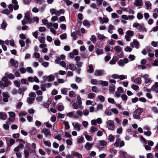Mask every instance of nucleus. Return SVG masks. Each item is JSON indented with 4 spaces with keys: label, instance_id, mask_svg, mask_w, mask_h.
Here are the masks:
<instances>
[{
    "label": "nucleus",
    "instance_id": "obj_1",
    "mask_svg": "<svg viewBox=\"0 0 158 158\" xmlns=\"http://www.w3.org/2000/svg\"><path fill=\"white\" fill-rule=\"evenodd\" d=\"M33 22V18L31 17L30 13L27 12L25 14L24 18L22 21V24L23 25L27 23H31Z\"/></svg>",
    "mask_w": 158,
    "mask_h": 158
},
{
    "label": "nucleus",
    "instance_id": "obj_2",
    "mask_svg": "<svg viewBox=\"0 0 158 158\" xmlns=\"http://www.w3.org/2000/svg\"><path fill=\"white\" fill-rule=\"evenodd\" d=\"M11 84V82L10 81L8 80L6 77H3L2 80L0 81V88L3 89Z\"/></svg>",
    "mask_w": 158,
    "mask_h": 158
},
{
    "label": "nucleus",
    "instance_id": "obj_3",
    "mask_svg": "<svg viewBox=\"0 0 158 158\" xmlns=\"http://www.w3.org/2000/svg\"><path fill=\"white\" fill-rule=\"evenodd\" d=\"M143 111V109L141 108H139L135 110L133 113V118L135 119H139L140 118V115Z\"/></svg>",
    "mask_w": 158,
    "mask_h": 158
},
{
    "label": "nucleus",
    "instance_id": "obj_4",
    "mask_svg": "<svg viewBox=\"0 0 158 158\" xmlns=\"http://www.w3.org/2000/svg\"><path fill=\"white\" fill-rule=\"evenodd\" d=\"M133 26L134 27L137 28L140 32L147 31L146 29L143 24H140L137 22H135L133 24Z\"/></svg>",
    "mask_w": 158,
    "mask_h": 158
},
{
    "label": "nucleus",
    "instance_id": "obj_5",
    "mask_svg": "<svg viewBox=\"0 0 158 158\" xmlns=\"http://www.w3.org/2000/svg\"><path fill=\"white\" fill-rule=\"evenodd\" d=\"M114 50L116 52L115 54L120 58L122 57L123 56L122 50L121 48L119 46H116L114 48Z\"/></svg>",
    "mask_w": 158,
    "mask_h": 158
},
{
    "label": "nucleus",
    "instance_id": "obj_6",
    "mask_svg": "<svg viewBox=\"0 0 158 158\" xmlns=\"http://www.w3.org/2000/svg\"><path fill=\"white\" fill-rule=\"evenodd\" d=\"M107 127L109 130L113 131L114 130L115 126L114 121L111 120H109L106 121Z\"/></svg>",
    "mask_w": 158,
    "mask_h": 158
},
{
    "label": "nucleus",
    "instance_id": "obj_7",
    "mask_svg": "<svg viewBox=\"0 0 158 158\" xmlns=\"http://www.w3.org/2000/svg\"><path fill=\"white\" fill-rule=\"evenodd\" d=\"M125 36L126 40L127 41H129L131 40V37L134 35V32L132 31L128 30L126 32Z\"/></svg>",
    "mask_w": 158,
    "mask_h": 158
},
{
    "label": "nucleus",
    "instance_id": "obj_8",
    "mask_svg": "<svg viewBox=\"0 0 158 158\" xmlns=\"http://www.w3.org/2000/svg\"><path fill=\"white\" fill-rule=\"evenodd\" d=\"M106 74V73L104 70L98 69L96 70L94 73V75L96 77L104 76Z\"/></svg>",
    "mask_w": 158,
    "mask_h": 158
},
{
    "label": "nucleus",
    "instance_id": "obj_9",
    "mask_svg": "<svg viewBox=\"0 0 158 158\" xmlns=\"http://www.w3.org/2000/svg\"><path fill=\"white\" fill-rule=\"evenodd\" d=\"M10 62L12 67L15 69L18 67L19 62L18 61L12 58L10 60Z\"/></svg>",
    "mask_w": 158,
    "mask_h": 158
},
{
    "label": "nucleus",
    "instance_id": "obj_10",
    "mask_svg": "<svg viewBox=\"0 0 158 158\" xmlns=\"http://www.w3.org/2000/svg\"><path fill=\"white\" fill-rule=\"evenodd\" d=\"M72 124L76 130L78 131H80L82 127L80 123L77 122H74L72 123Z\"/></svg>",
    "mask_w": 158,
    "mask_h": 158
},
{
    "label": "nucleus",
    "instance_id": "obj_11",
    "mask_svg": "<svg viewBox=\"0 0 158 158\" xmlns=\"http://www.w3.org/2000/svg\"><path fill=\"white\" fill-rule=\"evenodd\" d=\"M42 132L43 133L46 137H51V132L50 130L48 129L44 128L42 130Z\"/></svg>",
    "mask_w": 158,
    "mask_h": 158
},
{
    "label": "nucleus",
    "instance_id": "obj_12",
    "mask_svg": "<svg viewBox=\"0 0 158 158\" xmlns=\"http://www.w3.org/2000/svg\"><path fill=\"white\" fill-rule=\"evenodd\" d=\"M149 75L148 74H145L141 76L144 80V83L146 84L150 83L151 81L150 78H148Z\"/></svg>",
    "mask_w": 158,
    "mask_h": 158
},
{
    "label": "nucleus",
    "instance_id": "obj_13",
    "mask_svg": "<svg viewBox=\"0 0 158 158\" xmlns=\"http://www.w3.org/2000/svg\"><path fill=\"white\" fill-rule=\"evenodd\" d=\"M28 80L31 82H35L36 83H39L40 82L39 80L38 77L36 76L34 77H29L28 78Z\"/></svg>",
    "mask_w": 158,
    "mask_h": 158
},
{
    "label": "nucleus",
    "instance_id": "obj_14",
    "mask_svg": "<svg viewBox=\"0 0 158 158\" xmlns=\"http://www.w3.org/2000/svg\"><path fill=\"white\" fill-rule=\"evenodd\" d=\"M129 60L127 58H124L123 60H120L118 62L119 65L124 66L125 64H127Z\"/></svg>",
    "mask_w": 158,
    "mask_h": 158
},
{
    "label": "nucleus",
    "instance_id": "obj_15",
    "mask_svg": "<svg viewBox=\"0 0 158 158\" xmlns=\"http://www.w3.org/2000/svg\"><path fill=\"white\" fill-rule=\"evenodd\" d=\"M98 19L100 23L102 24L107 23L109 21V19L107 17H103L102 18L101 17H99Z\"/></svg>",
    "mask_w": 158,
    "mask_h": 158
},
{
    "label": "nucleus",
    "instance_id": "obj_16",
    "mask_svg": "<svg viewBox=\"0 0 158 158\" xmlns=\"http://www.w3.org/2000/svg\"><path fill=\"white\" fill-rule=\"evenodd\" d=\"M130 45L132 47H135L136 48H138L139 46V43L137 41H134L133 42H131Z\"/></svg>",
    "mask_w": 158,
    "mask_h": 158
},
{
    "label": "nucleus",
    "instance_id": "obj_17",
    "mask_svg": "<svg viewBox=\"0 0 158 158\" xmlns=\"http://www.w3.org/2000/svg\"><path fill=\"white\" fill-rule=\"evenodd\" d=\"M72 106L73 108L74 109H77L78 108H80L81 110H82L83 109L84 107L83 106H79L77 103L75 102H73L72 104Z\"/></svg>",
    "mask_w": 158,
    "mask_h": 158
},
{
    "label": "nucleus",
    "instance_id": "obj_18",
    "mask_svg": "<svg viewBox=\"0 0 158 158\" xmlns=\"http://www.w3.org/2000/svg\"><path fill=\"white\" fill-rule=\"evenodd\" d=\"M93 144V143H90L89 142H87L85 145V148L86 150H89L91 149Z\"/></svg>",
    "mask_w": 158,
    "mask_h": 158
},
{
    "label": "nucleus",
    "instance_id": "obj_19",
    "mask_svg": "<svg viewBox=\"0 0 158 158\" xmlns=\"http://www.w3.org/2000/svg\"><path fill=\"white\" fill-rule=\"evenodd\" d=\"M98 85L103 86H107L108 85V82L107 81L99 80L98 81Z\"/></svg>",
    "mask_w": 158,
    "mask_h": 158
},
{
    "label": "nucleus",
    "instance_id": "obj_20",
    "mask_svg": "<svg viewBox=\"0 0 158 158\" xmlns=\"http://www.w3.org/2000/svg\"><path fill=\"white\" fill-rule=\"evenodd\" d=\"M14 151L15 152L16 156L18 158H20L22 157V155L18 148H15L14 149Z\"/></svg>",
    "mask_w": 158,
    "mask_h": 158
},
{
    "label": "nucleus",
    "instance_id": "obj_21",
    "mask_svg": "<svg viewBox=\"0 0 158 158\" xmlns=\"http://www.w3.org/2000/svg\"><path fill=\"white\" fill-rule=\"evenodd\" d=\"M66 116L69 117V118L73 117L74 118H77V116L76 115H74V112L73 111H71L68 113L66 114Z\"/></svg>",
    "mask_w": 158,
    "mask_h": 158
},
{
    "label": "nucleus",
    "instance_id": "obj_22",
    "mask_svg": "<svg viewBox=\"0 0 158 158\" xmlns=\"http://www.w3.org/2000/svg\"><path fill=\"white\" fill-rule=\"evenodd\" d=\"M143 2L142 0H136L135 1L134 5L137 6H140L142 5Z\"/></svg>",
    "mask_w": 158,
    "mask_h": 158
},
{
    "label": "nucleus",
    "instance_id": "obj_23",
    "mask_svg": "<svg viewBox=\"0 0 158 158\" xmlns=\"http://www.w3.org/2000/svg\"><path fill=\"white\" fill-rule=\"evenodd\" d=\"M52 84L51 83H48L44 84L42 85L41 86V89H46V88H49L51 87Z\"/></svg>",
    "mask_w": 158,
    "mask_h": 158
},
{
    "label": "nucleus",
    "instance_id": "obj_24",
    "mask_svg": "<svg viewBox=\"0 0 158 158\" xmlns=\"http://www.w3.org/2000/svg\"><path fill=\"white\" fill-rule=\"evenodd\" d=\"M10 124V123L9 121L6 122V123L3 125V127L5 130H8L9 128V126Z\"/></svg>",
    "mask_w": 158,
    "mask_h": 158
},
{
    "label": "nucleus",
    "instance_id": "obj_25",
    "mask_svg": "<svg viewBox=\"0 0 158 158\" xmlns=\"http://www.w3.org/2000/svg\"><path fill=\"white\" fill-rule=\"evenodd\" d=\"M145 4L147 9L150 10L152 8V5L149 1L145 2Z\"/></svg>",
    "mask_w": 158,
    "mask_h": 158
},
{
    "label": "nucleus",
    "instance_id": "obj_26",
    "mask_svg": "<svg viewBox=\"0 0 158 158\" xmlns=\"http://www.w3.org/2000/svg\"><path fill=\"white\" fill-rule=\"evenodd\" d=\"M94 69L93 65L90 64L89 65V69L87 70V72L88 73L90 74L93 73Z\"/></svg>",
    "mask_w": 158,
    "mask_h": 158
},
{
    "label": "nucleus",
    "instance_id": "obj_27",
    "mask_svg": "<svg viewBox=\"0 0 158 158\" xmlns=\"http://www.w3.org/2000/svg\"><path fill=\"white\" fill-rule=\"evenodd\" d=\"M6 118L7 116L5 113L0 112V119L4 120Z\"/></svg>",
    "mask_w": 158,
    "mask_h": 158
},
{
    "label": "nucleus",
    "instance_id": "obj_28",
    "mask_svg": "<svg viewBox=\"0 0 158 158\" xmlns=\"http://www.w3.org/2000/svg\"><path fill=\"white\" fill-rule=\"evenodd\" d=\"M107 143V142L104 140H101L99 142L98 145L104 148L105 146H106Z\"/></svg>",
    "mask_w": 158,
    "mask_h": 158
},
{
    "label": "nucleus",
    "instance_id": "obj_29",
    "mask_svg": "<svg viewBox=\"0 0 158 158\" xmlns=\"http://www.w3.org/2000/svg\"><path fill=\"white\" fill-rule=\"evenodd\" d=\"M114 27L111 24H110L108 28V31L109 33L112 34L113 33V30L114 29Z\"/></svg>",
    "mask_w": 158,
    "mask_h": 158
},
{
    "label": "nucleus",
    "instance_id": "obj_30",
    "mask_svg": "<svg viewBox=\"0 0 158 158\" xmlns=\"http://www.w3.org/2000/svg\"><path fill=\"white\" fill-rule=\"evenodd\" d=\"M69 69L73 71L75 70L76 67V66L73 64H70L69 65Z\"/></svg>",
    "mask_w": 158,
    "mask_h": 158
},
{
    "label": "nucleus",
    "instance_id": "obj_31",
    "mask_svg": "<svg viewBox=\"0 0 158 158\" xmlns=\"http://www.w3.org/2000/svg\"><path fill=\"white\" fill-rule=\"evenodd\" d=\"M123 93V89H117L115 92V95L116 97H120L121 95V94Z\"/></svg>",
    "mask_w": 158,
    "mask_h": 158
},
{
    "label": "nucleus",
    "instance_id": "obj_32",
    "mask_svg": "<svg viewBox=\"0 0 158 158\" xmlns=\"http://www.w3.org/2000/svg\"><path fill=\"white\" fill-rule=\"evenodd\" d=\"M118 60V58L116 56H114L113 58V59L111 60L110 63L111 64H115L116 61Z\"/></svg>",
    "mask_w": 158,
    "mask_h": 158
},
{
    "label": "nucleus",
    "instance_id": "obj_33",
    "mask_svg": "<svg viewBox=\"0 0 158 158\" xmlns=\"http://www.w3.org/2000/svg\"><path fill=\"white\" fill-rule=\"evenodd\" d=\"M127 153L122 151L120 152V156L121 158H126V156H127Z\"/></svg>",
    "mask_w": 158,
    "mask_h": 158
},
{
    "label": "nucleus",
    "instance_id": "obj_34",
    "mask_svg": "<svg viewBox=\"0 0 158 158\" xmlns=\"http://www.w3.org/2000/svg\"><path fill=\"white\" fill-rule=\"evenodd\" d=\"M134 82L137 84H140L141 83V79L140 77H138L134 80Z\"/></svg>",
    "mask_w": 158,
    "mask_h": 158
},
{
    "label": "nucleus",
    "instance_id": "obj_35",
    "mask_svg": "<svg viewBox=\"0 0 158 158\" xmlns=\"http://www.w3.org/2000/svg\"><path fill=\"white\" fill-rule=\"evenodd\" d=\"M77 103L79 104V106H82V102L81 100V98L80 96H78L77 97Z\"/></svg>",
    "mask_w": 158,
    "mask_h": 158
},
{
    "label": "nucleus",
    "instance_id": "obj_36",
    "mask_svg": "<svg viewBox=\"0 0 158 158\" xmlns=\"http://www.w3.org/2000/svg\"><path fill=\"white\" fill-rule=\"evenodd\" d=\"M38 131L35 127H33L32 129L30 131V133L32 135H35L37 132Z\"/></svg>",
    "mask_w": 158,
    "mask_h": 158
},
{
    "label": "nucleus",
    "instance_id": "obj_37",
    "mask_svg": "<svg viewBox=\"0 0 158 158\" xmlns=\"http://www.w3.org/2000/svg\"><path fill=\"white\" fill-rule=\"evenodd\" d=\"M72 155L73 156H75L78 158H82V155L77 152H74L72 153Z\"/></svg>",
    "mask_w": 158,
    "mask_h": 158
},
{
    "label": "nucleus",
    "instance_id": "obj_38",
    "mask_svg": "<svg viewBox=\"0 0 158 158\" xmlns=\"http://www.w3.org/2000/svg\"><path fill=\"white\" fill-rule=\"evenodd\" d=\"M83 24L86 27H90V24L89 22L86 20H84L83 22Z\"/></svg>",
    "mask_w": 158,
    "mask_h": 158
},
{
    "label": "nucleus",
    "instance_id": "obj_39",
    "mask_svg": "<svg viewBox=\"0 0 158 158\" xmlns=\"http://www.w3.org/2000/svg\"><path fill=\"white\" fill-rule=\"evenodd\" d=\"M35 98H28L27 99V102L30 104H32Z\"/></svg>",
    "mask_w": 158,
    "mask_h": 158
},
{
    "label": "nucleus",
    "instance_id": "obj_40",
    "mask_svg": "<svg viewBox=\"0 0 158 158\" xmlns=\"http://www.w3.org/2000/svg\"><path fill=\"white\" fill-rule=\"evenodd\" d=\"M97 35L99 40H103L105 37L103 35L99 33H97Z\"/></svg>",
    "mask_w": 158,
    "mask_h": 158
},
{
    "label": "nucleus",
    "instance_id": "obj_41",
    "mask_svg": "<svg viewBox=\"0 0 158 158\" xmlns=\"http://www.w3.org/2000/svg\"><path fill=\"white\" fill-rule=\"evenodd\" d=\"M57 108L59 111H61L64 110V106L63 105H60L58 106Z\"/></svg>",
    "mask_w": 158,
    "mask_h": 158
},
{
    "label": "nucleus",
    "instance_id": "obj_42",
    "mask_svg": "<svg viewBox=\"0 0 158 158\" xmlns=\"http://www.w3.org/2000/svg\"><path fill=\"white\" fill-rule=\"evenodd\" d=\"M120 142V139H116L115 143H114V146L116 147H118L119 146Z\"/></svg>",
    "mask_w": 158,
    "mask_h": 158
},
{
    "label": "nucleus",
    "instance_id": "obj_43",
    "mask_svg": "<svg viewBox=\"0 0 158 158\" xmlns=\"http://www.w3.org/2000/svg\"><path fill=\"white\" fill-rule=\"evenodd\" d=\"M103 108V105L101 104H99L97 105V107L95 110V111L97 112L99 110H102Z\"/></svg>",
    "mask_w": 158,
    "mask_h": 158
},
{
    "label": "nucleus",
    "instance_id": "obj_44",
    "mask_svg": "<svg viewBox=\"0 0 158 158\" xmlns=\"http://www.w3.org/2000/svg\"><path fill=\"white\" fill-rule=\"evenodd\" d=\"M98 129L94 126H92L90 128V132L91 133H93L98 130Z\"/></svg>",
    "mask_w": 158,
    "mask_h": 158
},
{
    "label": "nucleus",
    "instance_id": "obj_45",
    "mask_svg": "<svg viewBox=\"0 0 158 158\" xmlns=\"http://www.w3.org/2000/svg\"><path fill=\"white\" fill-rule=\"evenodd\" d=\"M96 52L98 55H101L103 53V50L101 49H97Z\"/></svg>",
    "mask_w": 158,
    "mask_h": 158
},
{
    "label": "nucleus",
    "instance_id": "obj_46",
    "mask_svg": "<svg viewBox=\"0 0 158 158\" xmlns=\"http://www.w3.org/2000/svg\"><path fill=\"white\" fill-rule=\"evenodd\" d=\"M48 81H51L54 80L55 78L53 75L51 74L48 76Z\"/></svg>",
    "mask_w": 158,
    "mask_h": 158
},
{
    "label": "nucleus",
    "instance_id": "obj_47",
    "mask_svg": "<svg viewBox=\"0 0 158 158\" xmlns=\"http://www.w3.org/2000/svg\"><path fill=\"white\" fill-rule=\"evenodd\" d=\"M38 40L40 43L44 44L45 42V38L44 37L39 36Z\"/></svg>",
    "mask_w": 158,
    "mask_h": 158
},
{
    "label": "nucleus",
    "instance_id": "obj_48",
    "mask_svg": "<svg viewBox=\"0 0 158 158\" xmlns=\"http://www.w3.org/2000/svg\"><path fill=\"white\" fill-rule=\"evenodd\" d=\"M20 81L23 84H27L28 83V81L26 79L22 78Z\"/></svg>",
    "mask_w": 158,
    "mask_h": 158
},
{
    "label": "nucleus",
    "instance_id": "obj_49",
    "mask_svg": "<svg viewBox=\"0 0 158 158\" xmlns=\"http://www.w3.org/2000/svg\"><path fill=\"white\" fill-rule=\"evenodd\" d=\"M71 35L74 40H76L78 37V36L76 35V33L74 32H71Z\"/></svg>",
    "mask_w": 158,
    "mask_h": 158
},
{
    "label": "nucleus",
    "instance_id": "obj_50",
    "mask_svg": "<svg viewBox=\"0 0 158 158\" xmlns=\"http://www.w3.org/2000/svg\"><path fill=\"white\" fill-rule=\"evenodd\" d=\"M96 94L93 93H90L88 95V97L89 99H92L95 97Z\"/></svg>",
    "mask_w": 158,
    "mask_h": 158
},
{
    "label": "nucleus",
    "instance_id": "obj_51",
    "mask_svg": "<svg viewBox=\"0 0 158 158\" xmlns=\"http://www.w3.org/2000/svg\"><path fill=\"white\" fill-rule=\"evenodd\" d=\"M63 123L65 125V128L67 130L69 129L70 128L69 126V123L68 121H65L63 122Z\"/></svg>",
    "mask_w": 158,
    "mask_h": 158
},
{
    "label": "nucleus",
    "instance_id": "obj_52",
    "mask_svg": "<svg viewBox=\"0 0 158 158\" xmlns=\"http://www.w3.org/2000/svg\"><path fill=\"white\" fill-rule=\"evenodd\" d=\"M65 20V19L64 16H61L59 17V20L58 21V22L59 23H60L61 22L64 21Z\"/></svg>",
    "mask_w": 158,
    "mask_h": 158
},
{
    "label": "nucleus",
    "instance_id": "obj_53",
    "mask_svg": "<svg viewBox=\"0 0 158 158\" xmlns=\"http://www.w3.org/2000/svg\"><path fill=\"white\" fill-rule=\"evenodd\" d=\"M90 40L92 41L94 43H95L97 40L96 38L95 35H92L91 37L90 38Z\"/></svg>",
    "mask_w": 158,
    "mask_h": 158
},
{
    "label": "nucleus",
    "instance_id": "obj_54",
    "mask_svg": "<svg viewBox=\"0 0 158 158\" xmlns=\"http://www.w3.org/2000/svg\"><path fill=\"white\" fill-rule=\"evenodd\" d=\"M26 71L27 72L30 73H32L33 72L32 68L30 67H28L27 68Z\"/></svg>",
    "mask_w": 158,
    "mask_h": 158
},
{
    "label": "nucleus",
    "instance_id": "obj_55",
    "mask_svg": "<svg viewBox=\"0 0 158 158\" xmlns=\"http://www.w3.org/2000/svg\"><path fill=\"white\" fill-rule=\"evenodd\" d=\"M44 144L45 145L47 146L48 147H50L51 146V144L49 141H46L44 140L43 141Z\"/></svg>",
    "mask_w": 158,
    "mask_h": 158
},
{
    "label": "nucleus",
    "instance_id": "obj_56",
    "mask_svg": "<svg viewBox=\"0 0 158 158\" xmlns=\"http://www.w3.org/2000/svg\"><path fill=\"white\" fill-rule=\"evenodd\" d=\"M59 64L63 67L65 68L67 70L68 69V67H66V63L64 61L62 60Z\"/></svg>",
    "mask_w": 158,
    "mask_h": 158
},
{
    "label": "nucleus",
    "instance_id": "obj_57",
    "mask_svg": "<svg viewBox=\"0 0 158 158\" xmlns=\"http://www.w3.org/2000/svg\"><path fill=\"white\" fill-rule=\"evenodd\" d=\"M19 70L22 73H25L26 72V69L24 67H22L19 69Z\"/></svg>",
    "mask_w": 158,
    "mask_h": 158
},
{
    "label": "nucleus",
    "instance_id": "obj_58",
    "mask_svg": "<svg viewBox=\"0 0 158 158\" xmlns=\"http://www.w3.org/2000/svg\"><path fill=\"white\" fill-rule=\"evenodd\" d=\"M137 17L138 19H141L143 17V15L140 13H138L137 14Z\"/></svg>",
    "mask_w": 158,
    "mask_h": 158
},
{
    "label": "nucleus",
    "instance_id": "obj_59",
    "mask_svg": "<svg viewBox=\"0 0 158 158\" xmlns=\"http://www.w3.org/2000/svg\"><path fill=\"white\" fill-rule=\"evenodd\" d=\"M91 83L93 85L98 84V81L96 79H92L91 80Z\"/></svg>",
    "mask_w": 158,
    "mask_h": 158
},
{
    "label": "nucleus",
    "instance_id": "obj_60",
    "mask_svg": "<svg viewBox=\"0 0 158 158\" xmlns=\"http://www.w3.org/2000/svg\"><path fill=\"white\" fill-rule=\"evenodd\" d=\"M152 111L155 113H158V110L157 108L155 107H152L151 108Z\"/></svg>",
    "mask_w": 158,
    "mask_h": 158
},
{
    "label": "nucleus",
    "instance_id": "obj_61",
    "mask_svg": "<svg viewBox=\"0 0 158 158\" xmlns=\"http://www.w3.org/2000/svg\"><path fill=\"white\" fill-rule=\"evenodd\" d=\"M15 85L17 87L19 88L20 86V84L19 82L17 80H15L14 82Z\"/></svg>",
    "mask_w": 158,
    "mask_h": 158
},
{
    "label": "nucleus",
    "instance_id": "obj_62",
    "mask_svg": "<svg viewBox=\"0 0 158 158\" xmlns=\"http://www.w3.org/2000/svg\"><path fill=\"white\" fill-rule=\"evenodd\" d=\"M61 59H60V58L59 57H58L56 58V59L55 60V62L56 63L60 64L62 61H61Z\"/></svg>",
    "mask_w": 158,
    "mask_h": 158
},
{
    "label": "nucleus",
    "instance_id": "obj_63",
    "mask_svg": "<svg viewBox=\"0 0 158 158\" xmlns=\"http://www.w3.org/2000/svg\"><path fill=\"white\" fill-rule=\"evenodd\" d=\"M152 64L153 66H158V58L154 60V62Z\"/></svg>",
    "mask_w": 158,
    "mask_h": 158
},
{
    "label": "nucleus",
    "instance_id": "obj_64",
    "mask_svg": "<svg viewBox=\"0 0 158 158\" xmlns=\"http://www.w3.org/2000/svg\"><path fill=\"white\" fill-rule=\"evenodd\" d=\"M158 88V82H156L152 86L151 89H156Z\"/></svg>",
    "mask_w": 158,
    "mask_h": 158
}]
</instances>
